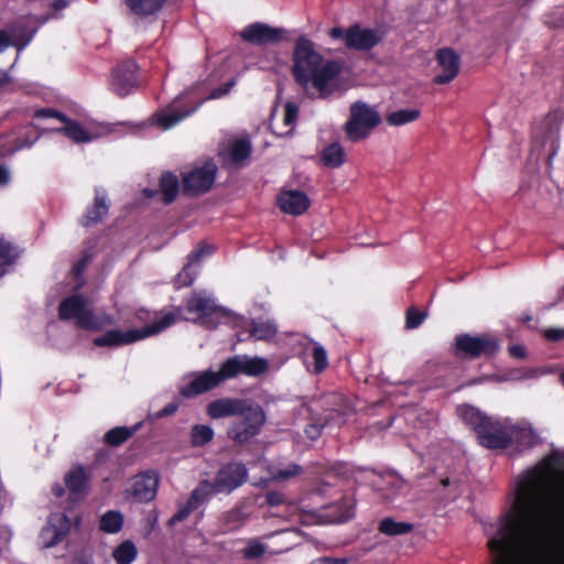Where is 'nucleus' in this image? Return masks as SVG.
I'll return each mask as SVG.
<instances>
[{
    "mask_svg": "<svg viewBox=\"0 0 564 564\" xmlns=\"http://www.w3.org/2000/svg\"><path fill=\"white\" fill-rule=\"evenodd\" d=\"M70 520L65 513H52L39 534V545L50 549L59 544L69 533Z\"/></svg>",
    "mask_w": 564,
    "mask_h": 564,
    "instance_id": "obj_17",
    "label": "nucleus"
},
{
    "mask_svg": "<svg viewBox=\"0 0 564 564\" xmlns=\"http://www.w3.org/2000/svg\"><path fill=\"white\" fill-rule=\"evenodd\" d=\"M36 30L29 31L23 26H12L10 31L0 30V54L9 46L22 51L33 39Z\"/></svg>",
    "mask_w": 564,
    "mask_h": 564,
    "instance_id": "obj_26",
    "label": "nucleus"
},
{
    "mask_svg": "<svg viewBox=\"0 0 564 564\" xmlns=\"http://www.w3.org/2000/svg\"><path fill=\"white\" fill-rule=\"evenodd\" d=\"M217 494L220 492L216 491L215 482L204 479L200 480L197 487L192 491L188 501L197 509Z\"/></svg>",
    "mask_w": 564,
    "mask_h": 564,
    "instance_id": "obj_34",
    "label": "nucleus"
},
{
    "mask_svg": "<svg viewBox=\"0 0 564 564\" xmlns=\"http://www.w3.org/2000/svg\"><path fill=\"white\" fill-rule=\"evenodd\" d=\"M313 359L315 372L319 373L327 367V354L319 344H315L313 348Z\"/></svg>",
    "mask_w": 564,
    "mask_h": 564,
    "instance_id": "obj_49",
    "label": "nucleus"
},
{
    "mask_svg": "<svg viewBox=\"0 0 564 564\" xmlns=\"http://www.w3.org/2000/svg\"><path fill=\"white\" fill-rule=\"evenodd\" d=\"M413 530V524L404 521H395L384 518L379 523V531L388 536L404 535Z\"/></svg>",
    "mask_w": 564,
    "mask_h": 564,
    "instance_id": "obj_36",
    "label": "nucleus"
},
{
    "mask_svg": "<svg viewBox=\"0 0 564 564\" xmlns=\"http://www.w3.org/2000/svg\"><path fill=\"white\" fill-rule=\"evenodd\" d=\"M544 337L550 341H560L564 339V328L550 327L543 329Z\"/></svg>",
    "mask_w": 564,
    "mask_h": 564,
    "instance_id": "obj_54",
    "label": "nucleus"
},
{
    "mask_svg": "<svg viewBox=\"0 0 564 564\" xmlns=\"http://www.w3.org/2000/svg\"><path fill=\"white\" fill-rule=\"evenodd\" d=\"M214 438V430L206 424H196L191 431V442L194 446H204Z\"/></svg>",
    "mask_w": 564,
    "mask_h": 564,
    "instance_id": "obj_45",
    "label": "nucleus"
},
{
    "mask_svg": "<svg viewBox=\"0 0 564 564\" xmlns=\"http://www.w3.org/2000/svg\"><path fill=\"white\" fill-rule=\"evenodd\" d=\"M291 517L303 525L341 523L352 518V502L347 500L341 513L333 512L330 509H303L295 505L290 506Z\"/></svg>",
    "mask_w": 564,
    "mask_h": 564,
    "instance_id": "obj_11",
    "label": "nucleus"
},
{
    "mask_svg": "<svg viewBox=\"0 0 564 564\" xmlns=\"http://www.w3.org/2000/svg\"><path fill=\"white\" fill-rule=\"evenodd\" d=\"M322 163L330 169H337L345 162V151L343 147L335 142L327 145L321 154Z\"/></svg>",
    "mask_w": 564,
    "mask_h": 564,
    "instance_id": "obj_35",
    "label": "nucleus"
},
{
    "mask_svg": "<svg viewBox=\"0 0 564 564\" xmlns=\"http://www.w3.org/2000/svg\"><path fill=\"white\" fill-rule=\"evenodd\" d=\"M17 258L15 247L4 238H0V278L8 272V268L15 262Z\"/></svg>",
    "mask_w": 564,
    "mask_h": 564,
    "instance_id": "obj_41",
    "label": "nucleus"
},
{
    "mask_svg": "<svg viewBox=\"0 0 564 564\" xmlns=\"http://www.w3.org/2000/svg\"><path fill=\"white\" fill-rule=\"evenodd\" d=\"M213 253V247L200 245L188 257V262L184 265L182 271L175 278L176 288H184L191 285L197 275V264L199 261Z\"/></svg>",
    "mask_w": 564,
    "mask_h": 564,
    "instance_id": "obj_22",
    "label": "nucleus"
},
{
    "mask_svg": "<svg viewBox=\"0 0 564 564\" xmlns=\"http://www.w3.org/2000/svg\"><path fill=\"white\" fill-rule=\"evenodd\" d=\"M278 205L285 214L296 216L306 212L310 206V199L301 191H283L278 196Z\"/></svg>",
    "mask_w": 564,
    "mask_h": 564,
    "instance_id": "obj_24",
    "label": "nucleus"
},
{
    "mask_svg": "<svg viewBox=\"0 0 564 564\" xmlns=\"http://www.w3.org/2000/svg\"><path fill=\"white\" fill-rule=\"evenodd\" d=\"M137 556L138 549L130 540L121 542L112 552V557L117 564H131Z\"/></svg>",
    "mask_w": 564,
    "mask_h": 564,
    "instance_id": "obj_38",
    "label": "nucleus"
},
{
    "mask_svg": "<svg viewBox=\"0 0 564 564\" xmlns=\"http://www.w3.org/2000/svg\"><path fill=\"white\" fill-rule=\"evenodd\" d=\"M158 487V474L154 471H145L133 477L129 491L137 501L148 502L155 498Z\"/></svg>",
    "mask_w": 564,
    "mask_h": 564,
    "instance_id": "obj_21",
    "label": "nucleus"
},
{
    "mask_svg": "<svg viewBox=\"0 0 564 564\" xmlns=\"http://www.w3.org/2000/svg\"><path fill=\"white\" fill-rule=\"evenodd\" d=\"M276 109L273 108L271 112V121H270V128L272 132L280 137H286L291 135L294 128L295 122L299 116V106L292 101H288L284 105V113H283V124L282 127H278L273 123V117Z\"/></svg>",
    "mask_w": 564,
    "mask_h": 564,
    "instance_id": "obj_29",
    "label": "nucleus"
},
{
    "mask_svg": "<svg viewBox=\"0 0 564 564\" xmlns=\"http://www.w3.org/2000/svg\"><path fill=\"white\" fill-rule=\"evenodd\" d=\"M89 260H90V257L88 254H84L83 258L77 261V263L73 268L74 274L76 276H79L83 274Z\"/></svg>",
    "mask_w": 564,
    "mask_h": 564,
    "instance_id": "obj_58",
    "label": "nucleus"
},
{
    "mask_svg": "<svg viewBox=\"0 0 564 564\" xmlns=\"http://www.w3.org/2000/svg\"><path fill=\"white\" fill-rule=\"evenodd\" d=\"M328 34L333 40L343 39L348 50L357 52L372 50L384 37V31L381 28H368L359 23L351 24L346 30L339 26L333 28Z\"/></svg>",
    "mask_w": 564,
    "mask_h": 564,
    "instance_id": "obj_8",
    "label": "nucleus"
},
{
    "mask_svg": "<svg viewBox=\"0 0 564 564\" xmlns=\"http://www.w3.org/2000/svg\"><path fill=\"white\" fill-rule=\"evenodd\" d=\"M248 477V468L242 462L230 460L217 470L213 481L215 482L216 491L229 495L246 484Z\"/></svg>",
    "mask_w": 564,
    "mask_h": 564,
    "instance_id": "obj_13",
    "label": "nucleus"
},
{
    "mask_svg": "<svg viewBox=\"0 0 564 564\" xmlns=\"http://www.w3.org/2000/svg\"><path fill=\"white\" fill-rule=\"evenodd\" d=\"M327 422L325 423H319V422H313L311 424H308L306 427H305V434L306 436L312 440V441H316L321 434H322V431L323 429L326 426Z\"/></svg>",
    "mask_w": 564,
    "mask_h": 564,
    "instance_id": "obj_53",
    "label": "nucleus"
},
{
    "mask_svg": "<svg viewBox=\"0 0 564 564\" xmlns=\"http://www.w3.org/2000/svg\"><path fill=\"white\" fill-rule=\"evenodd\" d=\"M457 413L475 431L481 446L497 449L510 444L509 420L489 417L471 405L459 406Z\"/></svg>",
    "mask_w": 564,
    "mask_h": 564,
    "instance_id": "obj_4",
    "label": "nucleus"
},
{
    "mask_svg": "<svg viewBox=\"0 0 564 564\" xmlns=\"http://www.w3.org/2000/svg\"><path fill=\"white\" fill-rule=\"evenodd\" d=\"M138 65L133 59H126L117 65L110 76L111 91L120 97L131 94L139 85Z\"/></svg>",
    "mask_w": 564,
    "mask_h": 564,
    "instance_id": "obj_16",
    "label": "nucleus"
},
{
    "mask_svg": "<svg viewBox=\"0 0 564 564\" xmlns=\"http://www.w3.org/2000/svg\"><path fill=\"white\" fill-rule=\"evenodd\" d=\"M178 409V404L176 402H171L166 404L163 409H161L156 414L155 417L161 419L167 415L174 414Z\"/></svg>",
    "mask_w": 564,
    "mask_h": 564,
    "instance_id": "obj_57",
    "label": "nucleus"
},
{
    "mask_svg": "<svg viewBox=\"0 0 564 564\" xmlns=\"http://www.w3.org/2000/svg\"><path fill=\"white\" fill-rule=\"evenodd\" d=\"M426 318V314L416 310L415 307H410L406 312V321L405 327L408 329L417 328Z\"/></svg>",
    "mask_w": 564,
    "mask_h": 564,
    "instance_id": "obj_48",
    "label": "nucleus"
},
{
    "mask_svg": "<svg viewBox=\"0 0 564 564\" xmlns=\"http://www.w3.org/2000/svg\"><path fill=\"white\" fill-rule=\"evenodd\" d=\"M175 322V315L167 313L153 325L147 326L141 329H111L101 336L94 339V344L98 347H118L129 345L148 336L158 334L171 326Z\"/></svg>",
    "mask_w": 564,
    "mask_h": 564,
    "instance_id": "obj_9",
    "label": "nucleus"
},
{
    "mask_svg": "<svg viewBox=\"0 0 564 564\" xmlns=\"http://www.w3.org/2000/svg\"><path fill=\"white\" fill-rule=\"evenodd\" d=\"M346 471H347V466L343 463L335 464L332 467V473H334L337 476H344V475H346Z\"/></svg>",
    "mask_w": 564,
    "mask_h": 564,
    "instance_id": "obj_63",
    "label": "nucleus"
},
{
    "mask_svg": "<svg viewBox=\"0 0 564 564\" xmlns=\"http://www.w3.org/2000/svg\"><path fill=\"white\" fill-rule=\"evenodd\" d=\"M249 401L238 398H221L207 404L206 413L213 420L237 416Z\"/></svg>",
    "mask_w": 564,
    "mask_h": 564,
    "instance_id": "obj_23",
    "label": "nucleus"
},
{
    "mask_svg": "<svg viewBox=\"0 0 564 564\" xmlns=\"http://www.w3.org/2000/svg\"><path fill=\"white\" fill-rule=\"evenodd\" d=\"M380 121L381 117L376 108L364 101H356L350 105L349 118L344 129L349 141L359 142L367 139Z\"/></svg>",
    "mask_w": 564,
    "mask_h": 564,
    "instance_id": "obj_7",
    "label": "nucleus"
},
{
    "mask_svg": "<svg viewBox=\"0 0 564 564\" xmlns=\"http://www.w3.org/2000/svg\"><path fill=\"white\" fill-rule=\"evenodd\" d=\"M265 501L270 506H278L281 505L284 501V497L281 492L278 491H270L265 495Z\"/></svg>",
    "mask_w": 564,
    "mask_h": 564,
    "instance_id": "obj_56",
    "label": "nucleus"
},
{
    "mask_svg": "<svg viewBox=\"0 0 564 564\" xmlns=\"http://www.w3.org/2000/svg\"><path fill=\"white\" fill-rule=\"evenodd\" d=\"M64 127L55 129V131L64 133L75 143H87L99 138L106 137L111 132V128L108 126L99 124L90 128L83 127L79 122L70 120L66 117V120L62 121Z\"/></svg>",
    "mask_w": 564,
    "mask_h": 564,
    "instance_id": "obj_19",
    "label": "nucleus"
},
{
    "mask_svg": "<svg viewBox=\"0 0 564 564\" xmlns=\"http://www.w3.org/2000/svg\"><path fill=\"white\" fill-rule=\"evenodd\" d=\"M108 209L109 207L106 203L105 191L96 188L94 205L87 209L85 216L83 217V226L88 227L99 223L108 214Z\"/></svg>",
    "mask_w": 564,
    "mask_h": 564,
    "instance_id": "obj_30",
    "label": "nucleus"
},
{
    "mask_svg": "<svg viewBox=\"0 0 564 564\" xmlns=\"http://www.w3.org/2000/svg\"><path fill=\"white\" fill-rule=\"evenodd\" d=\"M220 522L225 532L237 530L245 522V513L239 508L231 509L221 514Z\"/></svg>",
    "mask_w": 564,
    "mask_h": 564,
    "instance_id": "obj_44",
    "label": "nucleus"
},
{
    "mask_svg": "<svg viewBox=\"0 0 564 564\" xmlns=\"http://www.w3.org/2000/svg\"><path fill=\"white\" fill-rule=\"evenodd\" d=\"M276 325L271 321H252L251 335L258 340H268L275 336Z\"/></svg>",
    "mask_w": 564,
    "mask_h": 564,
    "instance_id": "obj_43",
    "label": "nucleus"
},
{
    "mask_svg": "<svg viewBox=\"0 0 564 564\" xmlns=\"http://www.w3.org/2000/svg\"><path fill=\"white\" fill-rule=\"evenodd\" d=\"M10 181V172L9 170L0 164V186H4Z\"/></svg>",
    "mask_w": 564,
    "mask_h": 564,
    "instance_id": "obj_62",
    "label": "nucleus"
},
{
    "mask_svg": "<svg viewBox=\"0 0 564 564\" xmlns=\"http://www.w3.org/2000/svg\"><path fill=\"white\" fill-rule=\"evenodd\" d=\"M198 107L199 104L189 101V95H180L166 108L154 113L152 121L162 130H167L194 113Z\"/></svg>",
    "mask_w": 564,
    "mask_h": 564,
    "instance_id": "obj_12",
    "label": "nucleus"
},
{
    "mask_svg": "<svg viewBox=\"0 0 564 564\" xmlns=\"http://www.w3.org/2000/svg\"><path fill=\"white\" fill-rule=\"evenodd\" d=\"M123 527V516L119 511L109 510L104 513L99 521V528L105 533H118Z\"/></svg>",
    "mask_w": 564,
    "mask_h": 564,
    "instance_id": "obj_40",
    "label": "nucleus"
},
{
    "mask_svg": "<svg viewBox=\"0 0 564 564\" xmlns=\"http://www.w3.org/2000/svg\"><path fill=\"white\" fill-rule=\"evenodd\" d=\"M21 129H17L12 131L10 134L6 135V141L2 144V150L0 154L8 155L12 154L19 150L31 148L39 139V137L30 138L24 137L23 139L19 137Z\"/></svg>",
    "mask_w": 564,
    "mask_h": 564,
    "instance_id": "obj_32",
    "label": "nucleus"
},
{
    "mask_svg": "<svg viewBox=\"0 0 564 564\" xmlns=\"http://www.w3.org/2000/svg\"><path fill=\"white\" fill-rule=\"evenodd\" d=\"M88 477L83 466H75L65 475V485L74 496L86 494Z\"/></svg>",
    "mask_w": 564,
    "mask_h": 564,
    "instance_id": "obj_31",
    "label": "nucleus"
},
{
    "mask_svg": "<svg viewBox=\"0 0 564 564\" xmlns=\"http://www.w3.org/2000/svg\"><path fill=\"white\" fill-rule=\"evenodd\" d=\"M288 30L271 26L263 22H254L240 31V37L252 45H273L286 39Z\"/></svg>",
    "mask_w": 564,
    "mask_h": 564,
    "instance_id": "obj_14",
    "label": "nucleus"
},
{
    "mask_svg": "<svg viewBox=\"0 0 564 564\" xmlns=\"http://www.w3.org/2000/svg\"><path fill=\"white\" fill-rule=\"evenodd\" d=\"M420 115V110L415 108L399 109L389 113L386 120L389 126L400 127L415 121Z\"/></svg>",
    "mask_w": 564,
    "mask_h": 564,
    "instance_id": "obj_42",
    "label": "nucleus"
},
{
    "mask_svg": "<svg viewBox=\"0 0 564 564\" xmlns=\"http://www.w3.org/2000/svg\"><path fill=\"white\" fill-rule=\"evenodd\" d=\"M347 500H350L352 502V517L355 516V499L351 496H345L340 501L334 502L329 506L324 507V509H330L333 508V512L335 513H341L344 511V507L347 502Z\"/></svg>",
    "mask_w": 564,
    "mask_h": 564,
    "instance_id": "obj_55",
    "label": "nucleus"
},
{
    "mask_svg": "<svg viewBox=\"0 0 564 564\" xmlns=\"http://www.w3.org/2000/svg\"><path fill=\"white\" fill-rule=\"evenodd\" d=\"M267 551V545L260 540L252 539L247 542L242 550V555L247 560H257L261 557Z\"/></svg>",
    "mask_w": 564,
    "mask_h": 564,
    "instance_id": "obj_47",
    "label": "nucleus"
},
{
    "mask_svg": "<svg viewBox=\"0 0 564 564\" xmlns=\"http://www.w3.org/2000/svg\"><path fill=\"white\" fill-rule=\"evenodd\" d=\"M302 473V467L297 464H291L284 468H279L273 478L276 480H288L292 477L299 476Z\"/></svg>",
    "mask_w": 564,
    "mask_h": 564,
    "instance_id": "obj_50",
    "label": "nucleus"
},
{
    "mask_svg": "<svg viewBox=\"0 0 564 564\" xmlns=\"http://www.w3.org/2000/svg\"><path fill=\"white\" fill-rule=\"evenodd\" d=\"M194 510H196V507L187 500V502L181 506L178 511L170 519V524H175L185 520Z\"/></svg>",
    "mask_w": 564,
    "mask_h": 564,
    "instance_id": "obj_52",
    "label": "nucleus"
},
{
    "mask_svg": "<svg viewBox=\"0 0 564 564\" xmlns=\"http://www.w3.org/2000/svg\"><path fill=\"white\" fill-rule=\"evenodd\" d=\"M251 154V143L248 139H237L227 149L226 161L239 165Z\"/></svg>",
    "mask_w": 564,
    "mask_h": 564,
    "instance_id": "obj_33",
    "label": "nucleus"
},
{
    "mask_svg": "<svg viewBox=\"0 0 564 564\" xmlns=\"http://www.w3.org/2000/svg\"><path fill=\"white\" fill-rule=\"evenodd\" d=\"M267 422L263 408L257 403L248 402L243 411L230 422L227 437L237 445H247L262 431Z\"/></svg>",
    "mask_w": 564,
    "mask_h": 564,
    "instance_id": "obj_5",
    "label": "nucleus"
},
{
    "mask_svg": "<svg viewBox=\"0 0 564 564\" xmlns=\"http://www.w3.org/2000/svg\"><path fill=\"white\" fill-rule=\"evenodd\" d=\"M121 2L132 17L148 19L159 14L167 0H121Z\"/></svg>",
    "mask_w": 564,
    "mask_h": 564,
    "instance_id": "obj_27",
    "label": "nucleus"
},
{
    "mask_svg": "<svg viewBox=\"0 0 564 564\" xmlns=\"http://www.w3.org/2000/svg\"><path fill=\"white\" fill-rule=\"evenodd\" d=\"M33 118L34 119H51V118H55L57 120H59L61 122L63 120H66V116L57 110H55L54 108H41V109H37L35 110L34 115H33Z\"/></svg>",
    "mask_w": 564,
    "mask_h": 564,
    "instance_id": "obj_51",
    "label": "nucleus"
},
{
    "mask_svg": "<svg viewBox=\"0 0 564 564\" xmlns=\"http://www.w3.org/2000/svg\"><path fill=\"white\" fill-rule=\"evenodd\" d=\"M560 123L556 115L547 116L533 132V154L536 160L542 152L546 153L547 165L551 166L560 149Z\"/></svg>",
    "mask_w": 564,
    "mask_h": 564,
    "instance_id": "obj_10",
    "label": "nucleus"
},
{
    "mask_svg": "<svg viewBox=\"0 0 564 564\" xmlns=\"http://www.w3.org/2000/svg\"><path fill=\"white\" fill-rule=\"evenodd\" d=\"M510 444L529 448L539 443V435L528 422L511 423L509 421Z\"/></svg>",
    "mask_w": 564,
    "mask_h": 564,
    "instance_id": "obj_28",
    "label": "nucleus"
},
{
    "mask_svg": "<svg viewBox=\"0 0 564 564\" xmlns=\"http://www.w3.org/2000/svg\"><path fill=\"white\" fill-rule=\"evenodd\" d=\"M184 318L192 322H198L215 313L224 312L216 304L215 299L205 291L195 292L187 301L185 306Z\"/></svg>",
    "mask_w": 564,
    "mask_h": 564,
    "instance_id": "obj_18",
    "label": "nucleus"
},
{
    "mask_svg": "<svg viewBox=\"0 0 564 564\" xmlns=\"http://www.w3.org/2000/svg\"><path fill=\"white\" fill-rule=\"evenodd\" d=\"M457 354L468 358L482 355H494L499 349L498 340L490 335L470 336L468 334L456 337Z\"/></svg>",
    "mask_w": 564,
    "mask_h": 564,
    "instance_id": "obj_15",
    "label": "nucleus"
},
{
    "mask_svg": "<svg viewBox=\"0 0 564 564\" xmlns=\"http://www.w3.org/2000/svg\"><path fill=\"white\" fill-rule=\"evenodd\" d=\"M509 352L514 358H524L525 357V348L522 345H513L509 348Z\"/></svg>",
    "mask_w": 564,
    "mask_h": 564,
    "instance_id": "obj_60",
    "label": "nucleus"
},
{
    "mask_svg": "<svg viewBox=\"0 0 564 564\" xmlns=\"http://www.w3.org/2000/svg\"><path fill=\"white\" fill-rule=\"evenodd\" d=\"M511 509L486 528L492 564H545L553 507L564 509V451H553L516 479Z\"/></svg>",
    "mask_w": 564,
    "mask_h": 564,
    "instance_id": "obj_1",
    "label": "nucleus"
},
{
    "mask_svg": "<svg viewBox=\"0 0 564 564\" xmlns=\"http://www.w3.org/2000/svg\"><path fill=\"white\" fill-rule=\"evenodd\" d=\"M232 86H234V82L226 83L223 88L213 90L209 95V98L210 99L220 98L221 96L226 95Z\"/></svg>",
    "mask_w": 564,
    "mask_h": 564,
    "instance_id": "obj_59",
    "label": "nucleus"
},
{
    "mask_svg": "<svg viewBox=\"0 0 564 564\" xmlns=\"http://www.w3.org/2000/svg\"><path fill=\"white\" fill-rule=\"evenodd\" d=\"M68 0H54L52 7L54 10H62L68 6Z\"/></svg>",
    "mask_w": 564,
    "mask_h": 564,
    "instance_id": "obj_64",
    "label": "nucleus"
},
{
    "mask_svg": "<svg viewBox=\"0 0 564 564\" xmlns=\"http://www.w3.org/2000/svg\"><path fill=\"white\" fill-rule=\"evenodd\" d=\"M137 429L138 426L133 430L123 426L111 429L105 434V442L109 445L118 446L126 442Z\"/></svg>",
    "mask_w": 564,
    "mask_h": 564,
    "instance_id": "obj_46",
    "label": "nucleus"
},
{
    "mask_svg": "<svg viewBox=\"0 0 564 564\" xmlns=\"http://www.w3.org/2000/svg\"><path fill=\"white\" fill-rule=\"evenodd\" d=\"M58 314L61 319H75L78 327L89 330H99L113 324L109 315L96 316L87 300L79 294L64 299L59 304Z\"/></svg>",
    "mask_w": 564,
    "mask_h": 564,
    "instance_id": "obj_6",
    "label": "nucleus"
},
{
    "mask_svg": "<svg viewBox=\"0 0 564 564\" xmlns=\"http://www.w3.org/2000/svg\"><path fill=\"white\" fill-rule=\"evenodd\" d=\"M269 368V361L262 357L236 355L226 359L219 371L206 370L188 375V383L180 387V394L193 398L216 388L220 382L232 379L239 375L258 377Z\"/></svg>",
    "mask_w": 564,
    "mask_h": 564,
    "instance_id": "obj_3",
    "label": "nucleus"
},
{
    "mask_svg": "<svg viewBox=\"0 0 564 564\" xmlns=\"http://www.w3.org/2000/svg\"><path fill=\"white\" fill-rule=\"evenodd\" d=\"M160 187L165 204L172 203L178 193V178L173 173H164L160 180Z\"/></svg>",
    "mask_w": 564,
    "mask_h": 564,
    "instance_id": "obj_37",
    "label": "nucleus"
},
{
    "mask_svg": "<svg viewBox=\"0 0 564 564\" xmlns=\"http://www.w3.org/2000/svg\"><path fill=\"white\" fill-rule=\"evenodd\" d=\"M436 57L443 70L435 77V83L447 84L452 82L459 70L458 55L452 48H442L438 50Z\"/></svg>",
    "mask_w": 564,
    "mask_h": 564,
    "instance_id": "obj_25",
    "label": "nucleus"
},
{
    "mask_svg": "<svg viewBox=\"0 0 564 564\" xmlns=\"http://www.w3.org/2000/svg\"><path fill=\"white\" fill-rule=\"evenodd\" d=\"M406 484L394 475H388L383 478V485L380 487L386 500L392 501L399 494H402Z\"/></svg>",
    "mask_w": 564,
    "mask_h": 564,
    "instance_id": "obj_39",
    "label": "nucleus"
},
{
    "mask_svg": "<svg viewBox=\"0 0 564 564\" xmlns=\"http://www.w3.org/2000/svg\"><path fill=\"white\" fill-rule=\"evenodd\" d=\"M341 72V63L326 59L306 36L295 41L292 75L307 98L329 100L341 96L345 91Z\"/></svg>",
    "mask_w": 564,
    "mask_h": 564,
    "instance_id": "obj_2",
    "label": "nucleus"
},
{
    "mask_svg": "<svg viewBox=\"0 0 564 564\" xmlns=\"http://www.w3.org/2000/svg\"><path fill=\"white\" fill-rule=\"evenodd\" d=\"M310 564H346V560L321 557L312 561Z\"/></svg>",
    "mask_w": 564,
    "mask_h": 564,
    "instance_id": "obj_61",
    "label": "nucleus"
},
{
    "mask_svg": "<svg viewBox=\"0 0 564 564\" xmlns=\"http://www.w3.org/2000/svg\"><path fill=\"white\" fill-rule=\"evenodd\" d=\"M217 167L207 163L202 167L194 169L183 176V189L185 193L197 194L207 192L216 176Z\"/></svg>",
    "mask_w": 564,
    "mask_h": 564,
    "instance_id": "obj_20",
    "label": "nucleus"
}]
</instances>
